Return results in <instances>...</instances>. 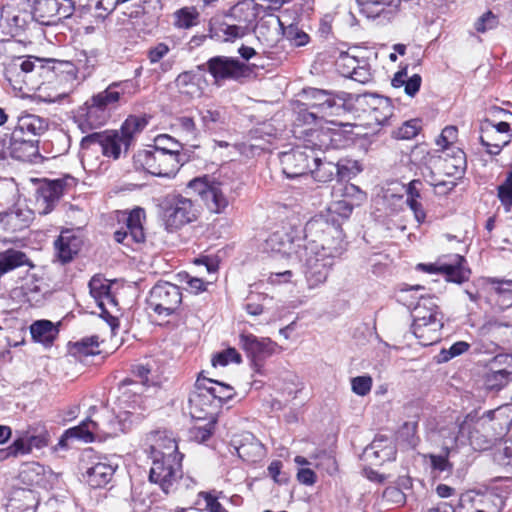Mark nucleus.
<instances>
[{"label":"nucleus","instance_id":"58836bf2","mask_svg":"<svg viewBox=\"0 0 512 512\" xmlns=\"http://www.w3.org/2000/svg\"><path fill=\"white\" fill-rule=\"evenodd\" d=\"M38 504L36 494L31 489H16L7 504L8 512H35Z\"/></svg>","mask_w":512,"mask_h":512},{"label":"nucleus","instance_id":"cd10ccee","mask_svg":"<svg viewBox=\"0 0 512 512\" xmlns=\"http://www.w3.org/2000/svg\"><path fill=\"white\" fill-rule=\"evenodd\" d=\"M360 12L368 19L378 20L380 23L393 19L400 6V0H357Z\"/></svg>","mask_w":512,"mask_h":512},{"label":"nucleus","instance_id":"69168bd1","mask_svg":"<svg viewBox=\"0 0 512 512\" xmlns=\"http://www.w3.org/2000/svg\"><path fill=\"white\" fill-rule=\"evenodd\" d=\"M207 423L203 426H194L190 429V437L198 443H203L212 435L216 420L206 419Z\"/></svg>","mask_w":512,"mask_h":512},{"label":"nucleus","instance_id":"6ab92c4d","mask_svg":"<svg viewBox=\"0 0 512 512\" xmlns=\"http://www.w3.org/2000/svg\"><path fill=\"white\" fill-rule=\"evenodd\" d=\"M49 433L43 426H31L27 430L18 432V437L8 447V455H25L33 448L41 449L48 445Z\"/></svg>","mask_w":512,"mask_h":512},{"label":"nucleus","instance_id":"5fc2aeb1","mask_svg":"<svg viewBox=\"0 0 512 512\" xmlns=\"http://www.w3.org/2000/svg\"><path fill=\"white\" fill-rule=\"evenodd\" d=\"M511 380V373L505 369L491 371L486 375L485 385L488 390L499 391Z\"/></svg>","mask_w":512,"mask_h":512},{"label":"nucleus","instance_id":"680f3d73","mask_svg":"<svg viewBox=\"0 0 512 512\" xmlns=\"http://www.w3.org/2000/svg\"><path fill=\"white\" fill-rule=\"evenodd\" d=\"M427 170L428 173L423 172V176L425 180L435 188L437 194L445 195L455 187V183L453 181L438 179L430 168H427Z\"/></svg>","mask_w":512,"mask_h":512},{"label":"nucleus","instance_id":"4d7b16f0","mask_svg":"<svg viewBox=\"0 0 512 512\" xmlns=\"http://www.w3.org/2000/svg\"><path fill=\"white\" fill-rule=\"evenodd\" d=\"M19 190L13 179L0 180V206L8 205L16 200Z\"/></svg>","mask_w":512,"mask_h":512},{"label":"nucleus","instance_id":"e2e57ef3","mask_svg":"<svg viewBox=\"0 0 512 512\" xmlns=\"http://www.w3.org/2000/svg\"><path fill=\"white\" fill-rule=\"evenodd\" d=\"M75 352L88 356L95 355L99 353V342L97 336L83 338L82 340L76 342L74 344Z\"/></svg>","mask_w":512,"mask_h":512},{"label":"nucleus","instance_id":"c756f323","mask_svg":"<svg viewBox=\"0 0 512 512\" xmlns=\"http://www.w3.org/2000/svg\"><path fill=\"white\" fill-rule=\"evenodd\" d=\"M55 478L51 469L38 462H28L22 465L19 472L20 481L31 487L48 488Z\"/></svg>","mask_w":512,"mask_h":512},{"label":"nucleus","instance_id":"09e8293b","mask_svg":"<svg viewBox=\"0 0 512 512\" xmlns=\"http://www.w3.org/2000/svg\"><path fill=\"white\" fill-rule=\"evenodd\" d=\"M352 210L353 206L348 201L340 200L332 203L326 213H320L317 216L331 218L333 222L340 223L341 227L343 220L351 215Z\"/></svg>","mask_w":512,"mask_h":512},{"label":"nucleus","instance_id":"9b49d317","mask_svg":"<svg viewBox=\"0 0 512 512\" xmlns=\"http://www.w3.org/2000/svg\"><path fill=\"white\" fill-rule=\"evenodd\" d=\"M318 144L319 142L311 137L303 146L282 153V170L287 178L308 176Z\"/></svg>","mask_w":512,"mask_h":512},{"label":"nucleus","instance_id":"5701e85b","mask_svg":"<svg viewBox=\"0 0 512 512\" xmlns=\"http://www.w3.org/2000/svg\"><path fill=\"white\" fill-rule=\"evenodd\" d=\"M366 106L364 111L378 125H384L393 115V106L386 97L375 94L354 95V104Z\"/></svg>","mask_w":512,"mask_h":512},{"label":"nucleus","instance_id":"f704fd0d","mask_svg":"<svg viewBox=\"0 0 512 512\" xmlns=\"http://www.w3.org/2000/svg\"><path fill=\"white\" fill-rule=\"evenodd\" d=\"M253 19H232V21H222L211 27L213 37L223 41H234L243 37L248 29V25Z\"/></svg>","mask_w":512,"mask_h":512},{"label":"nucleus","instance_id":"aec40b11","mask_svg":"<svg viewBox=\"0 0 512 512\" xmlns=\"http://www.w3.org/2000/svg\"><path fill=\"white\" fill-rule=\"evenodd\" d=\"M122 219L124 226L116 230L114 238L118 243L129 246L132 242L142 243L145 240L143 220L145 211L142 208H135L130 213L123 212Z\"/></svg>","mask_w":512,"mask_h":512},{"label":"nucleus","instance_id":"c03bdc74","mask_svg":"<svg viewBox=\"0 0 512 512\" xmlns=\"http://www.w3.org/2000/svg\"><path fill=\"white\" fill-rule=\"evenodd\" d=\"M422 79L418 74H414L410 78L407 79V67L399 70L392 79V85L395 88H399L404 86L405 93L413 97L417 94L421 87Z\"/></svg>","mask_w":512,"mask_h":512},{"label":"nucleus","instance_id":"864d4df0","mask_svg":"<svg viewBox=\"0 0 512 512\" xmlns=\"http://www.w3.org/2000/svg\"><path fill=\"white\" fill-rule=\"evenodd\" d=\"M153 149L172 154L173 156H180L184 159V155L180 154L182 145L169 135H159L156 137Z\"/></svg>","mask_w":512,"mask_h":512},{"label":"nucleus","instance_id":"a878e982","mask_svg":"<svg viewBox=\"0 0 512 512\" xmlns=\"http://www.w3.org/2000/svg\"><path fill=\"white\" fill-rule=\"evenodd\" d=\"M239 346L252 360H263L276 353L278 345L268 337H257L251 333H241Z\"/></svg>","mask_w":512,"mask_h":512},{"label":"nucleus","instance_id":"4c0bfd02","mask_svg":"<svg viewBox=\"0 0 512 512\" xmlns=\"http://www.w3.org/2000/svg\"><path fill=\"white\" fill-rule=\"evenodd\" d=\"M91 296L95 299L98 307L103 313H108L107 306H114L115 299L110 290V284L100 276H94L89 281Z\"/></svg>","mask_w":512,"mask_h":512},{"label":"nucleus","instance_id":"ea45409f","mask_svg":"<svg viewBox=\"0 0 512 512\" xmlns=\"http://www.w3.org/2000/svg\"><path fill=\"white\" fill-rule=\"evenodd\" d=\"M45 68L39 58L28 57L26 59L16 58L12 61V63L6 68L5 76L11 81L14 76H20L23 74L26 77L29 73H37L41 74Z\"/></svg>","mask_w":512,"mask_h":512},{"label":"nucleus","instance_id":"e433bc0d","mask_svg":"<svg viewBox=\"0 0 512 512\" xmlns=\"http://www.w3.org/2000/svg\"><path fill=\"white\" fill-rule=\"evenodd\" d=\"M46 122L33 114L22 115L18 118L17 125L12 132V139L18 141L22 137L34 138L46 130Z\"/></svg>","mask_w":512,"mask_h":512},{"label":"nucleus","instance_id":"bb28decb","mask_svg":"<svg viewBox=\"0 0 512 512\" xmlns=\"http://www.w3.org/2000/svg\"><path fill=\"white\" fill-rule=\"evenodd\" d=\"M66 182L63 179H55L44 182L36 192V209L39 214L50 213L64 193Z\"/></svg>","mask_w":512,"mask_h":512},{"label":"nucleus","instance_id":"3c124183","mask_svg":"<svg viewBox=\"0 0 512 512\" xmlns=\"http://www.w3.org/2000/svg\"><path fill=\"white\" fill-rule=\"evenodd\" d=\"M66 436L71 437L72 439L84 441L85 443L97 440L89 416H87V418L78 426L66 430Z\"/></svg>","mask_w":512,"mask_h":512},{"label":"nucleus","instance_id":"de8ad7c7","mask_svg":"<svg viewBox=\"0 0 512 512\" xmlns=\"http://www.w3.org/2000/svg\"><path fill=\"white\" fill-rule=\"evenodd\" d=\"M192 71L182 72L175 79V86L181 94L194 97L200 94V88Z\"/></svg>","mask_w":512,"mask_h":512},{"label":"nucleus","instance_id":"7ed1b4c3","mask_svg":"<svg viewBox=\"0 0 512 512\" xmlns=\"http://www.w3.org/2000/svg\"><path fill=\"white\" fill-rule=\"evenodd\" d=\"M411 316V329L419 344L430 346L441 339L443 314L434 296L421 295L411 310Z\"/></svg>","mask_w":512,"mask_h":512},{"label":"nucleus","instance_id":"b1692460","mask_svg":"<svg viewBox=\"0 0 512 512\" xmlns=\"http://www.w3.org/2000/svg\"><path fill=\"white\" fill-rule=\"evenodd\" d=\"M29 15L21 12L12 3L5 4L0 14V33L3 38L2 44L10 42L9 38L19 36L24 30Z\"/></svg>","mask_w":512,"mask_h":512},{"label":"nucleus","instance_id":"f03ea898","mask_svg":"<svg viewBox=\"0 0 512 512\" xmlns=\"http://www.w3.org/2000/svg\"><path fill=\"white\" fill-rule=\"evenodd\" d=\"M119 405L122 411L118 414L105 405L90 407L88 416L97 441H105L126 432L135 421L142 417V413L138 412V409H132L120 402Z\"/></svg>","mask_w":512,"mask_h":512},{"label":"nucleus","instance_id":"4be33fe9","mask_svg":"<svg viewBox=\"0 0 512 512\" xmlns=\"http://www.w3.org/2000/svg\"><path fill=\"white\" fill-rule=\"evenodd\" d=\"M465 264V258L456 254L449 263L441 265L421 263L417 265V269L430 274H443L447 281L461 284L469 279L471 273Z\"/></svg>","mask_w":512,"mask_h":512},{"label":"nucleus","instance_id":"49530a36","mask_svg":"<svg viewBox=\"0 0 512 512\" xmlns=\"http://www.w3.org/2000/svg\"><path fill=\"white\" fill-rule=\"evenodd\" d=\"M146 125L147 121L145 118L139 116H129L122 124L121 129L117 131L123 137V139L129 145H131L134 141L135 135L140 133Z\"/></svg>","mask_w":512,"mask_h":512},{"label":"nucleus","instance_id":"473e14b6","mask_svg":"<svg viewBox=\"0 0 512 512\" xmlns=\"http://www.w3.org/2000/svg\"><path fill=\"white\" fill-rule=\"evenodd\" d=\"M149 440L151 457L183 458V455L178 452V445L171 433L156 431L150 435Z\"/></svg>","mask_w":512,"mask_h":512},{"label":"nucleus","instance_id":"bf43d9fd","mask_svg":"<svg viewBox=\"0 0 512 512\" xmlns=\"http://www.w3.org/2000/svg\"><path fill=\"white\" fill-rule=\"evenodd\" d=\"M285 38L296 47H301L306 45L310 37L307 33H305L302 29H300L296 24L288 25L284 31Z\"/></svg>","mask_w":512,"mask_h":512},{"label":"nucleus","instance_id":"0eeeda50","mask_svg":"<svg viewBox=\"0 0 512 512\" xmlns=\"http://www.w3.org/2000/svg\"><path fill=\"white\" fill-rule=\"evenodd\" d=\"M311 137H314L319 142L311 164V169L308 173L315 181L320 183L329 182L333 180L334 176L337 174L345 176V170L352 168H356L357 171H359L356 161H347V164H344L343 162L333 163L322 158V154L332 145V138L329 132L314 131Z\"/></svg>","mask_w":512,"mask_h":512},{"label":"nucleus","instance_id":"2f4dec72","mask_svg":"<svg viewBox=\"0 0 512 512\" xmlns=\"http://www.w3.org/2000/svg\"><path fill=\"white\" fill-rule=\"evenodd\" d=\"M117 467V464H113L109 459L99 458L87 468L83 476L90 487L102 488L112 480Z\"/></svg>","mask_w":512,"mask_h":512},{"label":"nucleus","instance_id":"ddd939ff","mask_svg":"<svg viewBox=\"0 0 512 512\" xmlns=\"http://www.w3.org/2000/svg\"><path fill=\"white\" fill-rule=\"evenodd\" d=\"M82 149H100L105 157L118 159L122 152H127L130 145L123 139L117 130L94 132L81 140Z\"/></svg>","mask_w":512,"mask_h":512},{"label":"nucleus","instance_id":"4468645a","mask_svg":"<svg viewBox=\"0 0 512 512\" xmlns=\"http://www.w3.org/2000/svg\"><path fill=\"white\" fill-rule=\"evenodd\" d=\"M149 480L158 484L168 494L174 484L182 477V458L151 457Z\"/></svg>","mask_w":512,"mask_h":512},{"label":"nucleus","instance_id":"f3484780","mask_svg":"<svg viewBox=\"0 0 512 512\" xmlns=\"http://www.w3.org/2000/svg\"><path fill=\"white\" fill-rule=\"evenodd\" d=\"M189 188L199 194L207 208L216 214L223 213L229 201L219 182L209 181L207 177L195 178L189 182Z\"/></svg>","mask_w":512,"mask_h":512},{"label":"nucleus","instance_id":"a18cd8bd","mask_svg":"<svg viewBox=\"0 0 512 512\" xmlns=\"http://www.w3.org/2000/svg\"><path fill=\"white\" fill-rule=\"evenodd\" d=\"M8 149L10 150L11 157L23 161L30 158L37 151L35 140L30 137H22L18 141L11 137Z\"/></svg>","mask_w":512,"mask_h":512},{"label":"nucleus","instance_id":"72a5a7b5","mask_svg":"<svg viewBox=\"0 0 512 512\" xmlns=\"http://www.w3.org/2000/svg\"><path fill=\"white\" fill-rule=\"evenodd\" d=\"M83 241L73 230H64L54 242L56 256L62 263L70 262L79 252Z\"/></svg>","mask_w":512,"mask_h":512},{"label":"nucleus","instance_id":"0e129e2a","mask_svg":"<svg viewBox=\"0 0 512 512\" xmlns=\"http://www.w3.org/2000/svg\"><path fill=\"white\" fill-rule=\"evenodd\" d=\"M200 115L204 126L208 129H213L217 124L224 123V114L220 109L208 107L201 110Z\"/></svg>","mask_w":512,"mask_h":512},{"label":"nucleus","instance_id":"1a4fd4ad","mask_svg":"<svg viewBox=\"0 0 512 512\" xmlns=\"http://www.w3.org/2000/svg\"><path fill=\"white\" fill-rule=\"evenodd\" d=\"M154 366V361L148 359L145 363H139L133 367V373L140 381L138 382L131 379H125L121 382L119 387V401L121 404H126L127 407H131L132 409L142 408L143 398L141 394L143 393L145 386L153 383L155 373Z\"/></svg>","mask_w":512,"mask_h":512},{"label":"nucleus","instance_id":"052dcab7","mask_svg":"<svg viewBox=\"0 0 512 512\" xmlns=\"http://www.w3.org/2000/svg\"><path fill=\"white\" fill-rule=\"evenodd\" d=\"M361 61L347 52H342L336 61V65L343 76L351 77Z\"/></svg>","mask_w":512,"mask_h":512},{"label":"nucleus","instance_id":"774afa93","mask_svg":"<svg viewBox=\"0 0 512 512\" xmlns=\"http://www.w3.org/2000/svg\"><path fill=\"white\" fill-rule=\"evenodd\" d=\"M242 358L241 355L235 348H228L218 354H216L212 359L213 366H226L227 364L233 363H241Z\"/></svg>","mask_w":512,"mask_h":512},{"label":"nucleus","instance_id":"6e6552de","mask_svg":"<svg viewBox=\"0 0 512 512\" xmlns=\"http://www.w3.org/2000/svg\"><path fill=\"white\" fill-rule=\"evenodd\" d=\"M495 412L489 410L482 416L470 412L473 416L469 423V443L474 449L487 450L494 446L506 433L507 429L494 418Z\"/></svg>","mask_w":512,"mask_h":512},{"label":"nucleus","instance_id":"7c9ffc66","mask_svg":"<svg viewBox=\"0 0 512 512\" xmlns=\"http://www.w3.org/2000/svg\"><path fill=\"white\" fill-rule=\"evenodd\" d=\"M303 242L304 239H294L284 231H275L266 239V250L288 258L295 255L297 258Z\"/></svg>","mask_w":512,"mask_h":512},{"label":"nucleus","instance_id":"412c9836","mask_svg":"<svg viewBox=\"0 0 512 512\" xmlns=\"http://www.w3.org/2000/svg\"><path fill=\"white\" fill-rule=\"evenodd\" d=\"M205 65L216 85H220L223 80L239 79L246 73V65L231 57L215 56L210 58Z\"/></svg>","mask_w":512,"mask_h":512},{"label":"nucleus","instance_id":"8fccbe9b","mask_svg":"<svg viewBox=\"0 0 512 512\" xmlns=\"http://www.w3.org/2000/svg\"><path fill=\"white\" fill-rule=\"evenodd\" d=\"M488 282L492 285H497L494 288L495 294L497 295L496 305L500 310H505L512 306V290L502 288V284L512 285V279H497L490 278Z\"/></svg>","mask_w":512,"mask_h":512},{"label":"nucleus","instance_id":"f257e3e1","mask_svg":"<svg viewBox=\"0 0 512 512\" xmlns=\"http://www.w3.org/2000/svg\"><path fill=\"white\" fill-rule=\"evenodd\" d=\"M129 81L112 82L106 89L94 94L78 107L74 120L79 129L86 133L104 126L127 93Z\"/></svg>","mask_w":512,"mask_h":512},{"label":"nucleus","instance_id":"a19ab883","mask_svg":"<svg viewBox=\"0 0 512 512\" xmlns=\"http://www.w3.org/2000/svg\"><path fill=\"white\" fill-rule=\"evenodd\" d=\"M471 512H501L504 506L503 498L495 493H477L471 498Z\"/></svg>","mask_w":512,"mask_h":512},{"label":"nucleus","instance_id":"603ef678","mask_svg":"<svg viewBox=\"0 0 512 512\" xmlns=\"http://www.w3.org/2000/svg\"><path fill=\"white\" fill-rule=\"evenodd\" d=\"M174 26L178 29H189L198 22L199 13L194 7H184L174 12Z\"/></svg>","mask_w":512,"mask_h":512},{"label":"nucleus","instance_id":"13d9d810","mask_svg":"<svg viewBox=\"0 0 512 512\" xmlns=\"http://www.w3.org/2000/svg\"><path fill=\"white\" fill-rule=\"evenodd\" d=\"M311 459L316 461V468L325 470L329 475H333L337 472V462L330 453H327L326 451H320L318 453L312 454Z\"/></svg>","mask_w":512,"mask_h":512},{"label":"nucleus","instance_id":"39448f33","mask_svg":"<svg viewBox=\"0 0 512 512\" xmlns=\"http://www.w3.org/2000/svg\"><path fill=\"white\" fill-rule=\"evenodd\" d=\"M300 95L304 100L302 106L315 110L321 118L345 116L354 110L353 94L308 87Z\"/></svg>","mask_w":512,"mask_h":512},{"label":"nucleus","instance_id":"a211bd4d","mask_svg":"<svg viewBox=\"0 0 512 512\" xmlns=\"http://www.w3.org/2000/svg\"><path fill=\"white\" fill-rule=\"evenodd\" d=\"M198 209L191 199L177 196L165 208L163 219L166 228L176 230L197 219Z\"/></svg>","mask_w":512,"mask_h":512},{"label":"nucleus","instance_id":"423d86ee","mask_svg":"<svg viewBox=\"0 0 512 512\" xmlns=\"http://www.w3.org/2000/svg\"><path fill=\"white\" fill-rule=\"evenodd\" d=\"M304 241L317 244L323 252H329L328 248L339 247V258L346 251V242L340 223L333 222L331 218L323 216L312 217L305 225Z\"/></svg>","mask_w":512,"mask_h":512},{"label":"nucleus","instance_id":"20e7f679","mask_svg":"<svg viewBox=\"0 0 512 512\" xmlns=\"http://www.w3.org/2000/svg\"><path fill=\"white\" fill-rule=\"evenodd\" d=\"M329 252H323L317 244L304 241L297 259L302 262L303 273L308 288L314 289L323 285L332 270L336 259L339 258V247L328 248Z\"/></svg>","mask_w":512,"mask_h":512},{"label":"nucleus","instance_id":"338daca9","mask_svg":"<svg viewBox=\"0 0 512 512\" xmlns=\"http://www.w3.org/2000/svg\"><path fill=\"white\" fill-rule=\"evenodd\" d=\"M419 129L420 126L418 120H409L404 122L397 130H394L393 136L397 139L409 140L418 134Z\"/></svg>","mask_w":512,"mask_h":512},{"label":"nucleus","instance_id":"9d476101","mask_svg":"<svg viewBox=\"0 0 512 512\" xmlns=\"http://www.w3.org/2000/svg\"><path fill=\"white\" fill-rule=\"evenodd\" d=\"M134 163L137 168H142L154 176L170 178L176 175L184 159L152 148L139 151L134 156Z\"/></svg>","mask_w":512,"mask_h":512},{"label":"nucleus","instance_id":"79ce46f5","mask_svg":"<svg viewBox=\"0 0 512 512\" xmlns=\"http://www.w3.org/2000/svg\"><path fill=\"white\" fill-rule=\"evenodd\" d=\"M30 333L34 341L49 346L56 338L58 329L49 320H38L30 326Z\"/></svg>","mask_w":512,"mask_h":512},{"label":"nucleus","instance_id":"dca6fc26","mask_svg":"<svg viewBox=\"0 0 512 512\" xmlns=\"http://www.w3.org/2000/svg\"><path fill=\"white\" fill-rule=\"evenodd\" d=\"M75 10V0H36L33 18L42 25H53L69 18Z\"/></svg>","mask_w":512,"mask_h":512},{"label":"nucleus","instance_id":"6e6d98bb","mask_svg":"<svg viewBox=\"0 0 512 512\" xmlns=\"http://www.w3.org/2000/svg\"><path fill=\"white\" fill-rule=\"evenodd\" d=\"M206 385L210 393L215 396V400H219V408L234 396V389L224 383L206 379Z\"/></svg>","mask_w":512,"mask_h":512},{"label":"nucleus","instance_id":"c9c22d12","mask_svg":"<svg viewBox=\"0 0 512 512\" xmlns=\"http://www.w3.org/2000/svg\"><path fill=\"white\" fill-rule=\"evenodd\" d=\"M364 456L367 460L374 459L375 464H382L395 459L396 447L390 439L378 436L365 448Z\"/></svg>","mask_w":512,"mask_h":512},{"label":"nucleus","instance_id":"c85d7f7f","mask_svg":"<svg viewBox=\"0 0 512 512\" xmlns=\"http://www.w3.org/2000/svg\"><path fill=\"white\" fill-rule=\"evenodd\" d=\"M472 420L473 416L467 414L464 417H457L455 421L439 428V435L443 439L446 450L469 441V423Z\"/></svg>","mask_w":512,"mask_h":512},{"label":"nucleus","instance_id":"37998d69","mask_svg":"<svg viewBox=\"0 0 512 512\" xmlns=\"http://www.w3.org/2000/svg\"><path fill=\"white\" fill-rule=\"evenodd\" d=\"M466 165L464 152L460 149L454 153L450 159L438 158L433 161V167L443 169L448 176H456L464 171Z\"/></svg>","mask_w":512,"mask_h":512},{"label":"nucleus","instance_id":"393cba45","mask_svg":"<svg viewBox=\"0 0 512 512\" xmlns=\"http://www.w3.org/2000/svg\"><path fill=\"white\" fill-rule=\"evenodd\" d=\"M34 220V211L23 202L15 203L9 210L0 212V225L8 232L22 231Z\"/></svg>","mask_w":512,"mask_h":512},{"label":"nucleus","instance_id":"2eb2a0df","mask_svg":"<svg viewBox=\"0 0 512 512\" xmlns=\"http://www.w3.org/2000/svg\"><path fill=\"white\" fill-rule=\"evenodd\" d=\"M189 407L191 416L197 420H216L219 400L210 393L205 378L197 379L195 389L189 395Z\"/></svg>","mask_w":512,"mask_h":512},{"label":"nucleus","instance_id":"f8f14e48","mask_svg":"<svg viewBox=\"0 0 512 512\" xmlns=\"http://www.w3.org/2000/svg\"><path fill=\"white\" fill-rule=\"evenodd\" d=\"M182 303L180 288L170 282H158L150 290L148 307L160 317H169L179 310Z\"/></svg>","mask_w":512,"mask_h":512}]
</instances>
